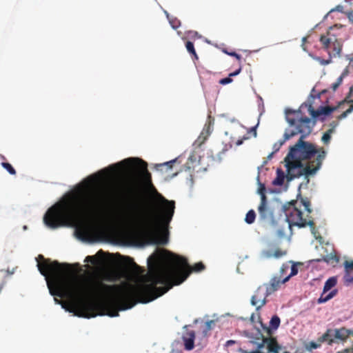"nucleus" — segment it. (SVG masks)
I'll use <instances>...</instances> for the list:
<instances>
[{"mask_svg": "<svg viewBox=\"0 0 353 353\" xmlns=\"http://www.w3.org/2000/svg\"><path fill=\"white\" fill-rule=\"evenodd\" d=\"M334 132V129L330 128L327 131H326L323 135L322 136L321 141L324 144H329L331 140V135Z\"/></svg>", "mask_w": 353, "mask_h": 353, "instance_id": "nucleus-24", "label": "nucleus"}, {"mask_svg": "<svg viewBox=\"0 0 353 353\" xmlns=\"http://www.w3.org/2000/svg\"><path fill=\"white\" fill-rule=\"evenodd\" d=\"M297 273H298V268L296 267V264H293L291 266V272H290V274L287 277H285L284 279H283L282 283H285L286 281H288L289 280V279L291 276L297 274Z\"/></svg>", "mask_w": 353, "mask_h": 353, "instance_id": "nucleus-29", "label": "nucleus"}, {"mask_svg": "<svg viewBox=\"0 0 353 353\" xmlns=\"http://www.w3.org/2000/svg\"><path fill=\"white\" fill-rule=\"evenodd\" d=\"M54 301L57 303L58 304H61V301L60 300H59L57 298L54 297Z\"/></svg>", "mask_w": 353, "mask_h": 353, "instance_id": "nucleus-50", "label": "nucleus"}, {"mask_svg": "<svg viewBox=\"0 0 353 353\" xmlns=\"http://www.w3.org/2000/svg\"><path fill=\"white\" fill-rule=\"evenodd\" d=\"M345 272H352L353 270V261H345L344 262Z\"/></svg>", "mask_w": 353, "mask_h": 353, "instance_id": "nucleus-34", "label": "nucleus"}, {"mask_svg": "<svg viewBox=\"0 0 353 353\" xmlns=\"http://www.w3.org/2000/svg\"><path fill=\"white\" fill-rule=\"evenodd\" d=\"M321 336H320L318 339H317V341L314 342V341H311L307 345V348L309 350H314V349H317L319 347H321V344L323 343H326V341H321Z\"/></svg>", "mask_w": 353, "mask_h": 353, "instance_id": "nucleus-22", "label": "nucleus"}, {"mask_svg": "<svg viewBox=\"0 0 353 353\" xmlns=\"http://www.w3.org/2000/svg\"><path fill=\"white\" fill-rule=\"evenodd\" d=\"M343 281L345 285H349L353 283V275L351 274V272H345V275L343 276Z\"/></svg>", "mask_w": 353, "mask_h": 353, "instance_id": "nucleus-28", "label": "nucleus"}, {"mask_svg": "<svg viewBox=\"0 0 353 353\" xmlns=\"http://www.w3.org/2000/svg\"><path fill=\"white\" fill-rule=\"evenodd\" d=\"M232 77H230V75L226 77V78H223V79H221L220 81H219V83L221 84V85H226V84H228V83H230L232 82Z\"/></svg>", "mask_w": 353, "mask_h": 353, "instance_id": "nucleus-37", "label": "nucleus"}, {"mask_svg": "<svg viewBox=\"0 0 353 353\" xmlns=\"http://www.w3.org/2000/svg\"><path fill=\"white\" fill-rule=\"evenodd\" d=\"M301 203L307 212L305 216H303L302 210L297 207L298 201L296 200H292L283 205V210L289 226L295 225L299 228H304L309 225L312 230H314V222L310 216L312 210L310 200L307 198L301 197Z\"/></svg>", "mask_w": 353, "mask_h": 353, "instance_id": "nucleus-5", "label": "nucleus"}, {"mask_svg": "<svg viewBox=\"0 0 353 353\" xmlns=\"http://www.w3.org/2000/svg\"><path fill=\"white\" fill-rule=\"evenodd\" d=\"M132 166L137 178L146 186L151 187V199L155 208H148L140 199L136 202H125V206L130 212L138 231L141 236L147 239L150 243L165 245L168 243V236L158 235L159 232L166 228L172 221L175 209V202L169 201L160 194L153 186L151 174L148 170V164L141 159L129 158L108 167V170L117 173L123 165Z\"/></svg>", "mask_w": 353, "mask_h": 353, "instance_id": "nucleus-2", "label": "nucleus"}, {"mask_svg": "<svg viewBox=\"0 0 353 353\" xmlns=\"http://www.w3.org/2000/svg\"><path fill=\"white\" fill-rule=\"evenodd\" d=\"M352 90H353V86L350 88V92H351L352 91Z\"/></svg>", "mask_w": 353, "mask_h": 353, "instance_id": "nucleus-53", "label": "nucleus"}, {"mask_svg": "<svg viewBox=\"0 0 353 353\" xmlns=\"http://www.w3.org/2000/svg\"><path fill=\"white\" fill-rule=\"evenodd\" d=\"M281 141H281L279 143H275L274 145V152H277L279 150L280 147L281 146V145H280V143ZM273 154H274V152L269 155V157H270Z\"/></svg>", "mask_w": 353, "mask_h": 353, "instance_id": "nucleus-39", "label": "nucleus"}, {"mask_svg": "<svg viewBox=\"0 0 353 353\" xmlns=\"http://www.w3.org/2000/svg\"><path fill=\"white\" fill-rule=\"evenodd\" d=\"M169 22L171 26L175 30L177 29L181 25L180 21L176 18H169Z\"/></svg>", "mask_w": 353, "mask_h": 353, "instance_id": "nucleus-31", "label": "nucleus"}, {"mask_svg": "<svg viewBox=\"0 0 353 353\" xmlns=\"http://www.w3.org/2000/svg\"><path fill=\"white\" fill-rule=\"evenodd\" d=\"M286 253V251H283L280 249H277L274 252H272L271 251L269 250L263 251L262 254L265 258L270 259L272 256L275 258H280L285 255Z\"/></svg>", "mask_w": 353, "mask_h": 353, "instance_id": "nucleus-16", "label": "nucleus"}, {"mask_svg": "<svg viewBox=\"0 0 353 353\" xmlns=\"http://www.w3.org/2000/svg\"><path fill=\"white\" fill-rule=\"evenodd\" d=\"M170 353H175V352H171Z\"/></svg>", "mask_w": 353, "mask_h": 353, "instance_id": "nucleus-57", "label": "nucleus"}, {"mask_svg": "<svg viewBox=\"0 0 353 353\" xmlns=\"http://www.w3.org/2000/svg\"><path fill=\"white\" fill-rule=\"evenodd\" d=\"M338 125V123L336 122V121H332L331 123H330V126H331V128H333L334 130L335 129V128Z\"/></svg>", "mask_w": 353, "mask_h": 353, "instance_id": "nucleus-48", "label": "nucleus"}, {"mask_svg": "<svg viewBox=\"0 0 353 353\" xmlns=\"http://www.w3.org/2000/svg\"><path fill=\"white\" fill-rule=\"evenodd\" d=\"M350 335L353 336V329L352 330H348V329L346 328L347 339L349 337Z\"/></svg>", "mask_w": 353, "mask_h": 353, "instance_id": "nucleus-45", "label": "nucleus"}, {"mask_svg": "<svg viewBox=\"0 0 353 353\" xmlns=\"http://www.w3.org/2000/svg\"><path fill=\"white\" fill-rule=\"evenodd\" d=\"M339 257L335 254H330L323 257V261L327 263L334 264L339 262Z\"/></svg>", "mask_w": 353, "mask_h": 353, "instance_id": "nucleus-25", "label": "nucleus"}, {"mask_svg": "<svg viewBox=\"0 0 353 353\" xmlns=\"http://www.w3.org/2000/svg\"><path fill=\"white\" fill-rule=\"evenodd\" d=\"M337 283V279L336 277L332 276L329 278L325 283L323 287V292H327L334 287Z\"/></svg>", "mask_w": 353, "mask_h": 353, "instance_id": "nucleus-20", "label": "nucleus"}, {"mask_svg": "<svg viewBox=\"0 0 353 353\" xmlns=\"http://www.w3.org/2000/svg\"><path fill=\"white\" fill-rule=\"evenodd\" d=\"M1 165L3 168H5L10 174L14 175L16 174V170L12 166L11 164L6 162H2Z\"/></svg>", "mask_w": 353, "mask_h": 353, "instance_id": "nucleus-30", "label": "nucleus"}, {"mask_svg": "<svg viewBox=\"0 0 353 353\" xmlns=\"http://www.w3.org/2000/svg\"><path fill=\"white\" fill-rule=\"evenodd\" d=\"M124 261L126 266H129L133 269L137 270L139 268V266L135 263L133 259L129 256H125Z\"/></svg>", "mask_w": 353, "mask_h": 353, "instance_id": "nucleus-27", "label": "nucleus"}, {"mask_svg": "<svg viewBox=\"0 0 353 353\" xmlns=\"http://www.w3.org/2000/svg\"><path fill=\"white\" fill-rule=\"evenodd\" d=\"M225 52L226 54H228V55H230V56L234 57H235V58L239 61V63H241V59H242L241 55H240V54H237V53H236V52H227V51H225Z\"/></svg>", "mask_w": 353, "mask_h": 353, "instance_id": "nucleus-38", "label": "nucleus"}, {"mask_svg": "<svg viewBox=\"0 0 353 353\" xmlns=\"http://www.w3.org/2000/svg\"><path fill=\"white\" fill-rule=\"evenodd\" d=\"M259 340H262V342L258 344V348L261 349L263 347L264 345L266 344V342L263 341V339H260Z\"/></svg>", "mask_w": 353, "mask_h": 353, "instance_id": "nucleus-47", "label": "nucleus"}, {"mask_svg": "<svg viewBox=\"0 0 353 353\" xmlns=\"http://www.w3.org/2000/svg\"><path fill=\"white\" fill-rule=\"evenodd\" d=\"M241 71V66H240L236 70L230 74V77H235L238 75Z\"/></svg>", "mask_w": 353, "mask_h": 353, "instance_id": "nucleus-41", "label": "nucleus"}, {"mask_svg": "<svg viewBox=\"0 0 353 353\" xmlns=\"http://www.w3.org/2000/svg\"><path fill=\"white\" fill-rule=\"evenodd\" d=\"M185 349L192 350L194 347L195 332L193 330H187L183 335Z\"/></svg>", "mask_w": 353, "mask_h": 353, "instance_id": "nucleus-13", "label": "nucleus"}, {"mask_svg": "<svg viewBox=\"0 0 353 353\" xmlns=\"http://www.w3.org/2000/svg\"><path fill=\"white\" fill-rule=\"evenodd\" d=\"M325 293L326 292H323V293L321 294L320 297L318 299V301H317L318 303H325L327 301H329L331 299H332L336 294L337 290H334L331 291L327 295H325Z\"/></svg>", "mask_w": 353, "mask_h": 353, "instance_id": "nucleus-17", "label": "nucleus"}, {"mask_svg": "<svg viewBox=\"0 0 353 353\" xmlns=\"http://www.w3.org/2000/svg\"><path fill=\"white\" fill-rule=\"evenodd\" d=\"M260 339H263V341L266 342L268 350L270 352L279 353L281 347L279 345L276 339L272 337H265L263 334L261 333L260 330H258L255 339L259 340Z\"/></svg>", "mask_w": 353, "mask_h": 353, "instance_id": "nucleus-12", "label": "nucleus"}, {"mask_svg": "<svg viewBox=\"0 0 353 353\" xmlns=\"http://www.w3.org/2000/svg\"><path fill=\"white\" fill-rule=\"evenodd\" d=\"M214 324V321H208L205 323V329L203 331L204 335L207 334V332L212 329V325Z\"/></svg>", "mask_w": 353, "mask_h": 353, "instance_id": "nucleus-36", "label": "nucleus"}, {"mask_svg": "<svg viewBox=\"0 0 353 353\" xmlns=\"http://www.w3.org/2000/svg\"><path fill=\"white\" fill-rule=\"evenodd\" d=\"M235 343H236V341L234 340H229L226 342L225 345L228 347V346L235 344Z\"/></svg>", "mask_w": 353, "mask_h": 353, "instance_id": "nucleus-46", "label": "nucleus"}, {"mask_svg": "<svg viewBox=\"0 0 353 353\" xmlns=\"http://www.w3.org/2000/svg\"><path fill=\"white\" fill-rule=\"evenodd\" d=\"M85 261H86V262H90V263H95V258H94V256H88L85 258Z\"/></svg>", "mask_w": 353, "mask_h": 353, "instance_id": "nucleus-40", "label": "nucleus"}, {"mask_svg": "<svg viewBox=\"0 0 353 353\" xmlns=\"http://www.w3.org/2000/svg\"><path fill=\"white\" fill-rule=\"evenodd\" d=\"M285 175L281 169L276 171V177L273 180L272 184L274 185H282L284 183Z\"/></svg>", "mask_w": 353, "mask_h": 353, "instance_id": "nucleus-19", "label": "nucleus"}, {"mask_svg": "<svg viewBox=\"0 0 353 353\" xmlns=\"http://www.w3.org/2000/svg\"><path fill=\"white\" fill-rule=\"evenodd\" d=\"M77 234L79 239H84L88 235V232L85 228H80L77 230Z\"/></svg>", "mask_w": 353, "mask_h": 353, "instance_id": "nucleus-33", "label": "nucleus"}, {"mask_svg": "<svg viewBox=\"0 0 353 353\" xmlns=\"http://www.w3.org/2000/svg\"><path fill=\"white\" fill-rule=\"evenodd\" d=\"M214 124V119L211 115H208L206 123L198 138L200 144L203 143L211 134L213 131Z\"/></svg>", "mask_w": 353, "mask_h": 353, "instance_id": "nucleus-11", "label": "nucleus"}, {"mask_svg": "<svg viewBox=\"0 0 353 353\" xmlns=\"http://www.w3.org/2000/svg\"><path fill=\"white\" fill-rule=\"evenodd\" d=\"M258 211L260 219L263 221H272L274 219V211L268 205V200L265 201L264 196L263 197V201L260 202L258 207Z\"/></svg>", "mask_w": 353, "mask_h": 353, "instance_id": "nucleus-9", "label": "nucleus"}, {"mask_svg": "<svg viewBox=\"0 0 353 353\" xmlns=\"http://www.w3.org/2000/svg\"><path fill=\"white\" fill-rule=\"evenodd\" d=\"M269 293L263 285L259 286L251 298V304L256 306V310H260L266 303V299Z\"/></svg>", "mask_w": 353, "mask_h": 353, "instance_id": "nucleus-8", "label": "nucleus"}, {"mask_svg": "<svg viewBox=\"0 0 353 353\" xmlns=\"http://www.w3.org/2000/svg\"><path fill=\"white\" fill-rule=\"evenodd\" d=\"M353 110V105H351L350 108L346 110L345 112H343L341 115L338 117L339 119H342L345 117H346L350 113H351Z\"/></svg>", "mask_w": 353, "mask_h": 353, "instance_id": "nucleus-35", "label": "nucleus"}, {"mask_svg": "<svg viewBox=\"0 0 353 353\" xmlns=\"http://www.w3.org/2000/svg\"><path fill=\"white\" fill-rule=\"evenodd\" d=\"M248 139V137H244L243 139H239V140H238V141H236V144L237 145H241V144L243 143V140H246V139Z\"/></svg>", "mask_w": 353, "mask_h": 353, "instance_id": "nucleus-44", "label": "nucleus"}, {"mask_svg": "<svg viewBox=\"0 0 353 353\" xmlns=\"http://www.w3.org/2000/svg\"><path fill=\"white\" fill-rule=\"evenodd\" d=\"M334 10H336V11H339V12H345L343 11V6H340V5L337 6L334 9L331 10L330 12H333Z\"/></svg>", "mask_w": 353, "mask_h": 353, "instance_id": "nucleus-42", "label": "nucleus"}, {"mask_svg": "<svg viewBox=\"0 0 353 353\" xmlns=\"http://www.w3.org/2000/svg\"><path fill=\"white\" fill-rule=\"evenodd\" d=\"M281 320L280 318L277 315H274L272 317L270 321V327H267L265 325H263L261 323V325L265 330V332L268 334L271 335L272 332L271 329L276 330L279 325H280Z\"/></svg>", "mask_w": 353, "mask_h": 353, "instance_id": "nucleus-15", "label": "nucleus"}, {"mask_svg": "<svg viewBox=\"0 0 353 353\" xmlns=\"http://www.w3.org/2000/svg\"><path fill=\"white\" fill-rule=\"evenodd\" d=\"M350 21L353 23V10L350 12H345Z\"/></svg>", "mask_w": 353, "mask_h": 353, "instance_id": "nucleus-43", "label": "nucleus"}, {"mask_svg": "<svg viewBox=\"0 0 353 353\" xmlns=\"http://www.w3.org/2000/svg\"><path fill=\"white\" fill-rule=\"evenodd\" d=\"M343 26L335 25L330 27L326 34L321 35L320 42L326 50H328L329 58L324 59L320 57L310 54V56L315 61H318L322 65H326L332 63V57H340L342 50V43L339 40L334 30L335 28H341Z\"/></svg>", "mask_w": 353, "mask_h": 353, "instance_id": "nucleus-6", "label": "nucleus"}, {"mask_svg": "<svg viewBox=\"0 0 353 353\" xmlns=\"http://www.w3.org/2000/svg\"><path fill=\"white\" fill-rule=\"evenodd\" d=\"M344 353H353V348H347L343 351Z\"/></svg>", "mask_w": 353, "mask_h": 353, "instance_id": "nucleus-49", "label": "nucleus"}, {"mask_svg": "<svg viewBox=\"0 0 353 353\" xmlns=\"http://www.w3.org/2000/svg\"><path fill=\"white\" fill-rule=\"evenodd\" d=\"M346 328L343 327L336 329H327L321 336V341H326L329 345L333 343L345 342L347 340Z\"/></svg>", "mask_w": 353, "mask_h": 353, "instance_id": "nucleus-7", "label": "nucleus"}, {"mask_svg": "<svg viewBox=\"0 0 353 353\" xmlns=\"http://www.w3.org/2000/svg\"><path fill=\"white\" fill-rule=\"evenodd\" d=\"M165 265L150 270L141 281L134 285H107L100 280L88 281L65 273L70 265L61 263V298L70 299V312L90 318L100 315L118 316L119 310L131 308L136 301L149 303L166 293L174 285L182 283L192 272L205 269L202 262L191 267L187 259L168 252Z\"/></svg>", "mask_w": 353, "mask_h": 353, "instance_id": "nucleus-1", "label": "nucleus"}, {"mask_svg": "<svg viewBox=\"0 0 353 353\" xmlns=\"http://www.w3.org/2000/svg\"><path fill=\"white\" fill-rule=\"evenodd\" d=\"M285 114L288 123L290 126H294L295 129L285 131L280 145L292 137L301 134L299 140L291 148L285 158L288 172V179L290 181L303 175L308 176L315 174L321 167L326 152L323 148L317 149L314 144L303 141L310 134L314 125V123L311 125L312 121L310 118L301 117V110L288 109Z\"/></svg>", "mask_w": 353, "mask_h": 353, "instance_id": "nucleus-3", "label": "nucleus"}, {"mask_svg": "<svg viewBox=\"0 0 353 353\" xmlns=\"http://www.w3.org/2000/svg\"><path fill=\"white\" fill-rule=\"evenodd\" d=\"M281 283H283L282 281H281L279 278L274 277L271 279L270 283L264 284L263 286L270 295L272 293H273L274 292L276 291L279 289Z\"/></svg>", "mask_w": 353, "mask_h": 353, "instance_id": "nucleus-14", "label": "nucleus"}, {"mask_svg": "<svg viewBox=\"0 0 353 353\" xmlns=\"http://www.w3.org/2000/svg\"><path fill=\"white\" fill-rule=\"evenodd\" d=\"M302 40H303V42H305V41H306V38H305V37H303Z\"/></svg>", "mask_w": 353, "mask_h": 353, "instance_id": "nucleus-52", "label": "nucleus"}, {"mask_svg": "<svg viewBox=\"0 0 353 353\" xmlns=\"http://www.w3.org/2000/svg\"><path fill=\"white\" fill-rule=\"evenodd\" d=\"M103 204L101 197L97 194L79 190L51 207L45 214L43 221L48 227L57 228L81 218L98 214Z\"/></svg>", "mask_w": 353, "mask_h": 353, "instance_id": "nucleus-4", "label": "nucleus"}, {"mask_svg": "<svg viewBox=\"0 0 353 353\" xmlns=\"http://www.w3.org/2000/svg\"><path fill=\"white\" fill-rule=\"evenodd\" d=\"M352 101H353V100H352Z\"/></svg>", "mask_w": 353, "mask_h": 353, "instance_id": "nucleus-58", "label": "nucleus"}, {"mask_svg": "<svg viewBox=\"0 0 353 353\" xmlns=\"http://www.w3.org/2000/svg\"><path fill=\"white\" fill-rule=\"evenodd\" d=\"M176 161V159H174V160H172V161H170L168 162H165L163 163L156 164L155 168L157 170H159L161 171L165 170V172H167L172 168V166Z\"/></svg>", "mask_w": 353, "mask_h": 353, "instance_id": "nucleus-18", "label": "nucleus"}, {"mask_svg": "<svg viewBox=\"0 0 353 353\" xmlns=\"http://www.w3.org/2000/svg\"><path fill=\"white\" fill-rule=\"evenodd\" d=\"M259 194L261 195V201H263V197L264 196L265 201L267 200L265 195V187L264 184L260 183V186L258 190Z\"/></svg>", "mask_w": 353, "mask_h": 353, "instance_id": "nucleus-32", "label": "nucleus"}, {"mask_svg": "<svg viewBox=\"0 0 353 353\" xmlns=\"http://www.w3.org/2000/svg\"><path fill=\"white\" fill-rule=\"evenodd\" d=\"M346 72H343L340 77L336 79V81L332 84L331 88L332 90L335 92L338 88L340 86V85L342 83L344 77L346 76Z\"/></svg>", "mask_w": 353, "mask_h": 353, "instance_id": "nucleus-23", "label": "nucleus"}, {"mask_svg": "<svg viewBox=\"0 0 353 353\" xmlns=\"http://www.w3.org/2000/svg\"><path fill=\"white\" fill-rule=\"evenodd\" d=\"M284 353H290L289 352H285Z\"/></svg>", "mask_w": 353, "mask_h": 353, "instance_id": "nucleus-56", "label": "nucleus"}, {"mask_svg": "<svg viewBox=\"0 0 353 353\" xmlns=\"http://www.w3.org/2000/svg\"><path fill=\"white\" fill-rule=\"evenodd\" d=\"M337 353H344V352H338Z\"/></svg>", "mask_w": 353, "mask_h": 353, "instance_id": "nucleus-55", "label": "nucleus"}, {"mask_svg": "<svg viewBox=\"0 0 353 353\" xmlns=\"http://www.w3.org/2000/svg\"><path fill=\"white\" fill-rule=\"evenodd\" d=\"M185 47H186V49H187L188 52L191 55H192L194 59H198V56H197V54H196V52L195 51L194 43L192 41H188L185 43Z\"/></svg>", "mask_w": 353, "mask_h": 353, "instance_id": "nucleus-21", "label": "nucleus"}, {"mask_svg": "<svg viewBox=\"0 0 353 353\" xmlns=\"http://www.w3.org/2000/svg\"><path fill=\"white\" fill-rule=\"evenodd\" d=\"M342 104H343V101L339 103L337 106H322L316 110L313 108L312 104H310L308 106V111L311 116L314 119H316L322 114L329 115L335 111L338 108H339Z\"/></svg>", "mask_w": 353, "mask_h": 353, "instance_id": "nucleus-10", "label": "nucleus"}, {"mask_svg": "<svg viewBox=\"0 0 353 353\" xmlns=\"http://www.w3.org/2000/svg\"><path fill=\"white\" fill-rule=\"evenodd\" d=\"M252 130L254 131V136L256 137V131L255 128H252Z\"/></svg>", "mask_w": 353, "mask_h": 353, "instance_id": "nucleus-51", "label": "nucleus"}, {"mask_svg": "<svg viewBox=\"0 0 353 353\" xmlns=\"http://www.w3.org/2000/svg\"><path fill=\"white\" fill-rule=\"evenodd\" d=\"M255 218H256L255 212L253 210H250L246 214L245 221L247 223L252 224L254 222Z\"/></svg>", "mask_w": 353, "mask_h": 353, "instance_id": "nucleus-26", "label": "nucleus"}, {"mask_svg": "<svg viewBox=\"0 0 353 353\" xmlns=\"http://www.w3.org/2000/svg\"><path fill=\"white\" fill-rule=\"evenodd\" d=\"M253 319H254V314H252L251 316V320L253 321Z\"/></svg>", "mask_w": 353, "mask_h": 353, "instance_id": "nucleus-54", "label": "nucleus"}]
</instances>
